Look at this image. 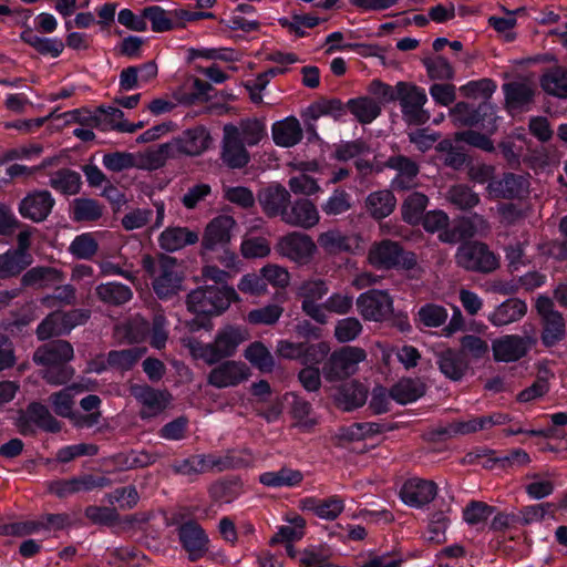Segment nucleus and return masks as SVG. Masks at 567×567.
Instances as JSON below:
<instances>
[{"instance_id": "1", "label": "nucleus", "mask_w": 567, "mask_h": 567, "mask_svg": "<svg viewBox=\"0 0 567 567\" xmlns=\"http://www.w3.org/2000/svg\"><path fill=\"white\" fill-rule=\"evenodd\" d=\"M142 267L152 278V287L159 298L171 297L181 290L183 272L175 257L165 254L156 257L144 255Z\"/></svg>"}, {"instance_id": "2", "label": "nucleus", "mask_w": 567, "mask_h": 567, "mask_svg": "<svg viewBox=\"0 0 567 567\" xmlns=\"http://www.w3.org/2000/svg\"><path fill=\"white\" fill-rule=\"evenodd\" d=\"M238 299L237 292L227 285L203 286L190 291L186 298L187 309L198 316H219Z\"/></svg>"}, {"instance_id": "3", "label": "nucleus", "mask_w": 567, "mask_h": 567, "mask_svg": "<svg viewBox=\"0 0 567 567\" xmlns=\"http://www.w3.org/2000/svg\"><path fill=\"white\" fill-rule=\"evenodd\" d=\"M367 359L364 349L343 346L332 351L323 361L321 372L329 383L343 382L359 371V364Z\"/></svg>"}, {"instance_id": "4", "label": "nucleus", "mask_w": 567, "mask_h": 567, "mask_svg": "<svg viewBox=\"0 0 567 567\" xmlns=\"http://www.w3.org/2000/svg\"><path fill=\"white\" fill-rule=\"evenodd\" d=\"M455 262L466 271L492 274L499 268L498 257L482 241H465L455 254Z\"/></svg>"}, {"instance_id": "5", "label": "nucleus", "mask_w": 567, "mask_h": 567, "mask_svg": "<svg viewBox=\"0 0 567 567\" xmlns=\"http://www.w3.org/2000/svg\"><path fill=\"white\" fill-rule=\"evenodd\" d=\"M369 262L378 269H413L417 261L412 251H405L399 243L384 239L371 245L368 252Z\"/></svg>"}, {"instance_id": "6", "label": "nucleus", "mask_w": 567, "mask_h": 567, "mask_svg": "<svg viewBox=\"0 0 567 567\" xmlns=\"http://www.w3.org/2000/svg\"><path fill=\"white\" fill-rule=\"evenodd\" d=\"M450 115L456 126H480L488 133L496 130L495 110L487 101H484L477 107L466 102H458L451 109Z\"/></svg>"}, {"instance_id": "7", "label": "nucleus", "mask_w": 567, "mask_h": 567, "mask_svg": "<svg viewBox=\"0 0 567 567\" xmlns=\"http://www.w3.org/2000/svg\"><path fill=\"white\" fill-rule=\"evenodd\" d=\"M396 89H399L396 100L400 101L404 121L409 125L425 124L430 120L429 112L423 107L427 101L425 92L406 82H399Z\"/></svg>"}, {"instance_id": "8", "label": "nucleus", "mask_w": 567, "mask_h": 567, "mask_svg": "<svg viewBox=\"0 0 567 567\" xmlns=\"http://www.w3.org/2000/svg\"><path fill=\"white\" fill-rule=\"evenodd\" d=\"M536 309L542 318V341L546 347H553L565 337V320L556 309L554 301L545 296L536 300Z\"/></svg>"}, {"instance_id": "9", "label": "nucleus", "mask_w": 567, "mask_h": 567, "mask_svg": "<svg viewBox=\"0 0 567 567\" xmlns=\"http://www.w3.org/2000/svg\"><path fill=\"white\" fill-rule=\"evenodd\" d=\"M275 249L279 255L305 265L312 259L317 246L308 234L291 231L278 239Z\"/></svg>"}, {"instance_id": "10", "label": "nucleus", "mask_w": 567, "mask_h": 567, "mask_svg": "<svg viewBox=\"0 0 567 567\" xmlns=\"http://www.w3.org/2000/svg\"><path fill=\"white\" fill-rule=\"evenodd\" d=\"M529 186L526 175L504 173L487 184L486 193L492 199H522L528 195Z\"/></svg>"}, {"instance_id": "11", "label": "nucleus", "mask_w": 567, "mask_h": 567, "mask_svg": "<svg viewBox=\"0 0 567 567\" xmlns=\"http://www.w3.org/2000/svg\"><path fill=\"white\" fill-rule=\"evenodd\" d=\"M182 548L190 561H197L208 551L209 538L205 529L194 519H188L177 527Z\"/></svg>"}, {"instance_id": "12", "label": "nucleus", "mask_w": 567, "mask_h": 567, "mask_svg": "<svg viewBox=\"0 0 567 567\" xmlns=\"http://www.w3.org/2000/svg\"><path fill=\"white\" fill-rule=\"evenodd\" d=\"M439 487L435 482L410 477L401 486L399 497L403 504L413 508H423L437 495Z\"/></svg>"}, {"instance_id": "13", "label": "nucleus", "mask_w": 567, "mask_h": 567, "mask_svg": "<svg viewBox=\"0 0 567 567\" xmlns=\"http://www.w3.org/2000/svg\"><path fill=\"white\" fill-rule=\"evenodd\" d=\"M537 339L533 336L508 334L493 341V355L496 361L513 362L525 357L528 350L535 346Z\"/></svg>"}, {"instance_id": "14", "label": "nucleus", "mask_w": 567, "mask_h": 567, "mask_svg": "<svg viewBox=\"0 0 567 567\" xmlns=\"http://www.w3.org/2000/svg\"><path fill=\"white\" fill-rule=\"evenodd\" d=\"M357 307L365 320L382 321L392 312V299L382 290H369L357 299Z\"/></svg>"}, {"instance_id": "15", "label": "nucleus", "mask_w": 567, "mask_h": 567, "mask_svg": "<svg viewBox=\"0 0 567 567\" xmlns=\"http://www.w3.org/2000/svg\"><path fill=\"white\" fill-rule=\"evenodd\" d=\"M566 427H532L525 431L523 427H506L505 435L513 436L520 433L538 437L537 445L540 451L560 452L567 449Z\"/></svg>"}, {"instance_id": "16", "label": "nucleus", "mask_w": 567, "mask_h": 567, "mask_svg": "<svg viewBox=\"0 0 567 567\" xmlns=\"http://www.w3.org/2000/svg\"><path fill=\"white\" fill-rule=\"evenodd\" d=\"M221 161L230 168H243L250 159L241 138H238L236 125L226 124L223 128Z\"/></svg>"}, {"instance_id": "17", "label": "nucleus", "mask_w": 567, "mask_h": 567, "mask_svg": "<svg viewBox=\"0 0 567 567\" xmlns=\"http://www.w3.org/2000/svg\"><path fill=\"white\" fill-rule=\"evenodd\" d=\"M316 205L307 198H300L287 206L281 220L290 227L310 229L319 223Z\"/></svg>"}, {"instance_id": "18", "label": "nucleus", "mask_w": 567, "mask_h": 567, "mask_svg": "<svg viewBox=\"0 0 567 567\" xmlns=\"http://www.w3.org/2000/svg\"><path fill=\"white\" fill-rule=\"evenodd\" d=\"M369 394L368 388L358 380L343 382L332 393L333 404L346 412L353 411L364 405Z\"/></svg>"}, {"instance_id": "19", "label": "nucleus", "mask_w": 567, "mask_h": 567, "mask_svg": "<svg viewBox=\"0 0 567 567\" xmlns=\"http://www.w3.org/2000/svg\"><path fill=\"white\" fill-rule=\"evenodd\" d=\"M128 392L131 396L143 404V415L161 413L172 400V395L167 391L156 390L147 384L131 383Z\"/></svg>"}, {"instance_id": "20", "label": "nucleus", "mask_w": 567, "mask_h": 567, "mask_svg": "<svg viewBox=\"0 0 567 567\" xmlns=\"http://www.w3.org/2000/svg\"><path fill=\"white\" fill-rule=\"evenodd\" d=\"M249 370L245 363L225 361L215 367L207 375V383L217 389L236 386L247 380Z\"/></svg>"}, {"instance_id": "21", "label": "nucleus", "mask_w": 567, "mask_h": 567, "mask_svg": "<svg viewBox=\"0 0 567 567\" xmlns=\"http://www.w3.org/2000/svg\"><path fill=\"white\" fill-rule=\"evenodd\" d=\"M319 246L329 255L342 252L355 254L360 249V237L352 234H344L333 228L321 233L317 239Z\"/></svg>"}, {"instance_id": "22", "label": "nucleus", "mask_w": 567, "mask_h": 567, "mask_svg": "<svg viewBox=\"0 0 567 567\" xmlns=\"http://www.w3.org/2000/svg\"><path fill=\"white\" fill-rule=\"evenodd\" d=\"M344 499L340 495H331L327 498L307 496L300 499V508L310 512L324 520H334L344 511Z\"/></svg>"}, {"instance_id": "23", "label": "nucleus", "mask_w": 567, "mask_h": 567, "mask_svg": "<svg viewBox=\"0 0 567 567\" xmlns=\"http://www.w3.org/2000/svg\"><path fill=\"white\" fill-rule=\"evenodd\" d=\"M54 199L48 190H35L27 195L19 205V213L34 223L47 219L54 206Z\"/></svg>"}, {"instance_id": "24", "label": "nucleus", "mask_w": 567, "mask_h": 567, "mask_svg": "<svg viewBox=\"0 0 567 567\" xmlns=\"http://www.w3.org/2000/svg\"><path fill=\"white\" fill-rule=\"evenodd\" d=\"M246 340L245 333L233 326H228L220 330L213 342H210L212 355L214 364L223 359L233 357L238 346Z\"/></svg>"}, {"instance_id": "25", "label": "nucleus", "mask_w": 567, "mask_h": 567, "mask_svg": "<svg viewBox=\"0 0 567 567\" xmlns=\"http://www.w3.org/2000/svg\"><path fill=\"white\" fill-rule=\"evenodd\" d=\"M156 462V455L145 450H131L113 454L105 461V466L113 472H125L130 470L144 468Z\"/></svg>"}, {"instance_id": "26", "label": "nucleus", "mask_w": 567, "mask_h": 567, "mask_svg": "<svg viewBox=\"0 0 567 567\" xmlns=\"http://www.w3.org/2000/svg\"><path fill=\"white\" fill-rule=\"evenodd\" d=\"M258 202L264 213L270 217H282L290 204V193L281 185H271L258 193Z\"/></svg>"}, {"instance_id": "27", "label": "nucleus", "mask_w": 567, "mask_h": 567, "mask_svg": "<svg viewBox=\"0 0 567 567\" xmlns=\"http://www.w3.org/2000/svg\"><path fill=\"white\" fill-rule=\"evenodd\" d=\"M72 344L62 339L53 340L39 347L33 353L37 364L68 363L73 359Z\"/></svg>"}, {"instance_id": "28", "label": "nucleus", "mask_w": 567, "mask_h": 567, "mask_svg": "<svg viewBox=\"0 0 567 567\" xmlns=\"http://www.w3.org/2000/svg\"><path fill=\"white\" fill-rule=\"evenodd\" d=\"M236 221L233 217L220 215L214 218L206 227L202 245L206 250H215L217 246H225L230 241L231 229Z\"/></svg>"}, {"instance_id": "29", "label": "nucleus", "mask_w": 567, "mask_h": 567, "mask_svg": "<svg viewBox=\"0 0 567 567\" xmlns=\"http://www.w3.org/2000/svg\"><path fill=\"white\" fill-rule=\"evenodd\" d=\"M386 166L398 173L392 182L394 189L408 190L416 186L419 166L414 161L403 155H396L389 157Z\"/></svg>"}, {"instance_id": "30", "label": "nucleus", "mask_w": 567, "mask_h": 567, "mask_svg": "<svg viewBox=\"0 0 567 567\" xmlns=\"http://www.w3.org/2000/svg\"><path fill=\"white\" fill-rule=\"evenodd\" d=\"M64 277V272L55 267L37 266L23 274L21 277V286L42 290L61 284Z\"/></svg>"}, {"instance_id": "31", "label": "nucleus", "mask_w": 567, "mask_h": 567, "mask_svg": "<svg viewBox=\"0 0 567 567\" xmlns=\"http://www.w3.org/2000/svg\"><path fill=\"white\" fill-rule=\"evenodd\" d=\"M84 516L93 524L100 527H115L124 523L133 525L136 523L135 515L122 517L115 507L89 505L84 508Z\"/></svg>"}, {"instance_id": "32", "label": "nucleus", "mask_w": 567, "mask_h": 567, "mask_svg": "<svg viewBox=\"0 0 567 567\" xmlns=\"http://www.w3.org/2000/svg\"><path fill=\"white\" fill-rule=\"evenodd\" d=\"M425 391L426 385L421 379L403 378L391 386L389 395L400 404H408L423 396Z\"/></svg>"}, {"instance_id": "33", "label": "nucleus", "mask_w": 567, "mask_h": 567, "mask_svg": "<svg viewBox=\"0 0 567 567\" xmlns=\"http://www.w3.org/2000/svg\"><path fill=\"white\" fill-rule=\"evenodd\" d=\"M527 311L525 301L518 298H509L493 311L488 317L492 324L502 327L522 319Z\"/></svg>"}, {"instance_id": "34", "label": "nucleus", "mask_w": 567, "mask_h": 567, "mask_svg": "<svg viewBox=\"0 0 567 567\" xmlns=\"http://www.w3.org/2000/svg\"><path fill=\"white\" fill-rule=\"evenodd\" d=\"M436 358L440 371L453 381L461 380L467 370L464 357L453 349L437 352Z\"/></svg>"}, {"instance_id": "35", "label": "nucleus", "mask_w": 567, "mask_h": 567, "mask_svg": "<svg viewBox=\"0 0 567 567\" xmlns=\"http://www.w3.org/2000/svg\"><path fill=\"white\" fill-rule=\"evenodd\" d=\"M198 234L186 227H168L159 236L158 243L162 249L175 251L187 245L197 243Z\"/></svg>"}, {"instance_id": "36", "label": "nucleus", "mask_w": 567, "mask_h": 567, "mask_svg": "<svg viewBox=\"0 0 567 567\" xmlns=\"http://www.w3.org/2000/svg\"><path fill=\"white\" fill-rule=\"evenodd\" d=\"M303 480L298 470L281 467L279 471L264 472L259 475V483L270 488L296 487Z\"/></svg>"}, {"instance_id": "37", "label": "nucleus", "mask_w": 567, "mask_h": 567, "mask_svg": "<svg viewBox=\"0 0 567 567\" xmlns=\"http://www.w3.org/2000/svg\"><path fill=\"white\" fill-rule=\"evenodd\" d=\"M272 138L279 146L291 147L302 138V128L295 117L277 122L272 126Z\"/></svg>"}, {"instance_id": "38", "label": "nucleus", "mask_w": 567, "mask_h": 567, "mask_svg": "<svg viewBox=\"0 0 567 567\" xmlns=\"http://www.w3.org/2000/svg\"><path fill=\"white\" fill-rule=\"evenodd\" d=\"M394 429L395 427H340V433L331 436V444L339 447H347L349 443L373 439L375 435L383 434L385 431Z\"/></svg>"}, {"instance_id": "39", "label": "nucleus", "mask_w": 567, "mask_h": 567, "mask_svg": "<svg viewBox=\"0 0 567 567\" xmlns=\"http://www.w3.org/2000/svg\"><path fill=\"white\" fill-rule=\"evenodd\" d=\"M503 90L507 105L517 109L532 102L535 86L527 80H517L504 84Z\"/></svg>"}, {"instance_id": "40", "label": "nucleus", "mask_w": 567, "mask_h": 567, "mask_svg": "<svg viewBox=\"0 0 567 567\" xmlns=\"http://www.w3.org/2000/svg\"><path fill=\"white\" fill-rule=\"evenodd\" d=\"M95 295L100 301L109 306H122L133 297L130 287L120 282L101 284L95 288Z\"/></svg>"}, {"instance_id": "41", "label": "nucleus", "mask_w": 567, "mask_h": 567, "mask_svg": "<svg viewBox=\"0 0 567 567\" xmlns=\"http://www.w3.org/2000/svg\"><path fill=\"white\" fill-rule=\"evenodd\" d=\"M445 199L460 210H471L481 202L480 195L466 184L452 185L445 194Z\"/></svg>"}, {"instance_id": "42", "label": "nucleus", "mask_w": 567, "mask_h": 567, "mask_svg": "<svg viewBox=\"0 0 567 567\" xmlns=\"http://www.w3.org/2000/svg\"><path fill=\"white\" fill-rule=\"evenodd\" d=\"M178 141L183 154L195 156L208 148L210 136L206 128L198 126L184 132Z\"/></svg>"}, {"instance_id": "43", "label": "nucleus", "mask_w": 567, "mask_h": 567, "mask_svg": "<svg viewBox=\"0 0 567 567\" xmlns=\"http://www.w3.org/2000/svg\"><path fill=\"white\" fill-rule=\"evenodd\" d=\"M243 493V482L239 477H229L215 482L209 487V495L214 502L231 503Z\"/></svg>"}, {"instance_id": "44", "label": "nucleus", "mask_w": 567, "mask_h": 567, "mask_svg": "<svg viewBox=\"0 0 567 567\" xmlns=\"http://www.w3.org/2000/svg\"><path fill=\"white\" fill-rule=\"evenodd\" d=\"M346 107L361 124H369L381 113L380 104L370 96H361L348 101Z\"/></svg>"}, {"instance_id": "45", "label": "nucleus", "mask_w": 567, "mask_h": 567, "mask_svg": "<svg viewBox=\"0 0 567 567\" xmlns=\"http://www.w3.org/2000/svg\"><path fill=\"white\" fill-rule=\"evenodd\" d=\"M49 185L64 195H75L81 189V175L70 168H61L51 174Z\"/></svg>"}, {"instance_id": "46", "label": "nucleus", "mask_w": 567, "mask_h": 567, "mask_svg": "<svg viewBox=\"0 0 567 567\" xmlns=\"http://www.w3.org/2000/svg\"><path fill=\"white\" fill-rule=\"evenodd\" d=\"M530 462V457L523 449H513L507 452H497V457L488 458L483 462L486 470H507L514 466H523Z\"/></svg>"}, {"instance_id": "47", "label": "nucleus", "mask_w": 567, "mask_h": 567, "mask_svg": "<svg viewBox=\"0 0 567 567\" xmlns=\"http://www.w3.org/2000/svg\"><path fill=\"white\" fill-rule=\"evenodd\" d=\"M365 204L373 218L382 219L394 210L396 199L390 190H379L370 194Z\"/></svg>"}, {"instance_id": "48", "label": "nucleus", "mask_w": 567, "mask_h": 567, "mask_svg": "<svg viewBox=\"0 0 567 567\" xmlns=\"http://www.w3.org/2000/svg\"><path fill=\"white\" fill-rule=\"evenodd\" d=\"M453 140H442L435 146V150L442 154L443 164L455 171H460L466 167L470 162V157L464 150L457 145H454Z\"/></svg>"}, {"instance_id": "49", "label": "nucleus", "mask_w": 567, "mask_h": 567, "mask_svg": "<svg viewBox=\"0 0 567 567\" xmlns=\"http://www.w3.org/2000/svg\"><path fill=\"white\" fill-rule=\"evenodd\" d=\"M31 264V254H19L14 250H9L0 255V278L17 276Z\"/></svg>"}, {"instance_id": "50", "label": "nucleus", "mask_w": 567, "mask_h": 567, "mask_svg": "<svg viewBox=\"0 0 567 567\" xmlns=\"http://www.w3.org/2000/svg\"><path fill=\"white\" fill-rule=\"evenodd\" d=\"M21 39L42 55L58 58L64 50V43L61 40L40 38L31 29L23 31Z\"/></svg>"}, {"instance_id": "51", "label": "nucleus", "mask_w": 567, "mask_h": 567, "mask_svg": "<svg viewBox=\"0 0 567 567\" xmlns=\"http://www.w3.org/2000/svg\"><path fill=\"white\" fill-rule=\"evenodd\" d=\"M543 90L554 96L567 99V69L553 68L540 79Z\"/></svg>"}, {"instance_id": "52", "label": "nucleus", "mask_w": 567, "mask_h": 567, "mask_svg": "<svg viewBox=\"0 0 567 567\" xmlns=\"http://www.w3.org/2000/svg\"><path fill=\"white\" fill-rule=\"evenodd\" d=\"M427 204L429 198L426 195L419 192L411 193L402 204L401 213L403 220L410 225H417L424 216Z\"/></svg>"}, {"instance_id": "53", "label": "nucleus", "mask_w": 567, "mask_h": 567, "mask_svg": "<svg viewBox=\"0 0 567 567\" xmlns=\"http://www.w3.org/2000/svg\"><path fill=\"white\" fill-rule=\"evenodd\" d=\"M244 355L255 368L264 373L272 372L275 369V359L272 354L260 341L250 343L246 348Z\"/></svg>"}, {"instance_id": "54", "label": "nucleus", "mask_w": 567, "mask_h": 567, "mask_svg": "<svg viewBox=\"0 0 567 567\" xmlns=\"http://www.w3.org/2000/svg\"><path fill=\"white\" fill-rule=\"evenodd\" d=\"M103 212V205L92 198H76L72 205V214L75 221H96L102 217Z\"/></svg>"}, {"instance_id": "55", "label": "nucleus", "mask_w": 567, "mask_h": 567, "mask_svg": "<svg viewBox=\"0 0 567 567\" xmlns=\"http://www.w3.org/2000/svg\"><path fill=\"white\" fill-rule=\"evenodd\" d=\"M210 454L209 455H192L187 458L175 460L172 464V470L174 473L179 475H197L199 473H204L207 470L212 468L210 465Z\"/></svg>"}, {"instance_id": "56", "label": "nucleus", "mask_w": 567, "mask_h": 567, "mask_svg": "<svg viewBox=\"0 0 567 567\" xmlns=\"http://www.w3.org/2000/svg\"><path fill=\"white\" fill-rule=\"evenodd\" d=\"M146 349L130 348L123 350L110 351L107 354V364L110 368L128 371L142 358Z\"/></svg>"}, {"instance_id": "57", "label": "nucleus", "mask_w": 567, "mask_h": 567, "mask_svg": "<svg viewBox=\"0 0 567 567\" xmlns=\"http://www.w3.org/2000/svg\"><path fill=\"white\" fill-rule=\"evenodd\" d=\"M65 334L69 332L59 310L49 313L37 328V337L42 341Z\"/></svg>"}, {"instance_id": "58", "label": "nucleus", "mask_w": 567, "mask_h": 567, "mask_svg": "<svg viewBox=\"0 0 567 567\" xmlns=\"http://www.w3.org/2000/svg\"><path fill=\"white\" fill-rule=\"evenodd\" d=\"M458 224V233L463 234L466 241L475 236H484L491 230L487 219L480 214L464 216L456 220Z\"/></svg>"}, {"instance_id": "59", "label": "nucleus", "mask_w": 567, "mask_h": 567, "mask_svg": "<svg viewBox=\"0 0 567 567\" xmlns=\"http://www.w3.org/2000/svg\"><path fill=\"white\" fill-rule=\"evenodd\" d=\"M346 106L338 99L320 100L307 110L306 116L310 121H317L322 115H330L339 118L344 114Z\"/></svg>"}, {"instance_id": "60", "label": "nucleus", "mask_w": 567, "mask_h": 567, "mask_svg": "<svg viewBox=\"0 0 567 567\" xmlns=\"http://www.w3.org/2000/svg\"><path fill=\"white\" fill-rule=\"evenodd\" d=\"M41 305L48 308L73 306L76 302V289L72 285H59L51 295L41 298Z\"/></svg>"}, {"instance_id": "61", "label": "nucleus", "mask_w": 567, "mask_h": 567, "mask_svg": "<svg viewBox=\"0 0 567 567\" xmlns=\"http://www.w3.org/2000/svg\"><path fill=\"white\" fill-rule=\"evenodd\" d=\"M496 507L482 501H471L463 509V519L471 526L485 523L494 513Z\"/></svg>"}, {"instance_id": "62", "label": "nucleus", "mask_w": 567, "mask_h": 567, "mask_svg": "<svg viewBox=\"0 0 567 567\" xmlns=\"http://www.w3.org/2000/svg\"><path fill=\"white\" fill-rule=\"evenodd\" d=\"M107 502L111 505L117 504L120 509H132L138 501L140 494L134 485L116 487L114 491L106 495Z\"/></svg>"}, {"instance_id": "63", "label": "nucleus", "mask_w": 567, "mask_h": 567, "mask_svg": "<svg viewBox=\"0 0 567 567\" xmlns=\"http://www.w3.org/2000/svg\"><path fill=\"white\" fill-rule=\"evenodd\" d=\"M238 138L246 142L247 145L258 144L265 136V125L257 118H248L236 125Z\"/></svg>"}, {"instance_id": "64", "label": "nucleus", "mask_w": 567, "mask_h": 567, "mask_svg": "<svg viewBox=\"0 0 567 567\" xmlns=\"http://www.w3.org/2000/svg\"><path fill=\"white\" fill-rule=\"evenodd\" d=\"M209 462L212 468H216L219 472L226 470L245 468L250 464V460L248 457L235 451L227 452L225 455L219 456L210 454Z\"/></svg>"}]
</instances>
